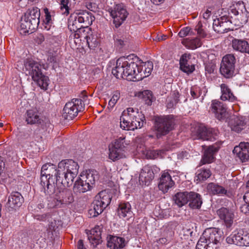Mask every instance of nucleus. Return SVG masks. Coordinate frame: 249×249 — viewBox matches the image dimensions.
<instances>
[{
  "mask_svg": "<svg viewBox=\"0 0 249 249\" xmlns=\"http://www.w3.org/2000/svg\"><path fill=\"white\" fill-rule=\"evenodd\" d=\"M78 169V163L72 160H63L57 166L47 163L42 166L40 184L46 195H53L54 206L62 207L73 202L71 191L64 188L72 184Z\"/></svg>",
  "mask_w": 249,
  "mask_h": 249,
  "instance_id": "obj_1",
  "label": "nucleus"
},
{
  "mask_svg": "<svg viewBox=\"0 0 249 249\" xmlns=\"http://www.w3.org/2000/svg\"><path fill=\"white\" fill-rule=\"evenodd\" d=\"M237 17L241 24H246L248 20V12L242 1H234L229 10L228 15H224L213 20V28L214 31L219 34L227 33L231 30L232 24L236 25L232 21V17Z\"/></svg>",
  "mask_w": 249,
  "mask_h": 249,
  "instance_id": "obj_2",
  "label": "nucleus"
},
{
  "mask_svg": "<svg viewBox=\"0 0 249 249\" xmlns=\"http://www.w3.org/2000/svg\"><path fill=\"white\" fill-rule=\"evenodd\" d=\"M138 58L133 55L121 57L116 61V67L112 73L117 78H126L129 81H136L139 66Z\"/></svg>",
  "mask_w": 249,
  "mask_h": 249,
  "instance_id": "obj_3",
  "label": "nucleus"
},
{
  "mask_svg": "<svg viewBox=\"0 0 249 249\" xmlns=\"http://www.w3.org/2000/svg\"><path fill=\"white\" fill-rule=\"evenodd\" d=\"M23 71L43 90H47L49 85V77L42 73L41 65L32 59L27 58L24 62Z\"/></svg>",
  "mask_w": 249,
  "mask_h": 249,
  "instance_id": "obj_4",
  "label": "nucleus"
},
{
  "mask_svg": "<svg viewBox=\"0 0 249 249\" xmlns=\"http://www.w3.org/2000/svg\"><path fill=\"white\" fill-rule=\"evenodd\" d=\"M174 120L171 115L159 117L156 119L154 127L157 139L167 135L173 129Z\"/></svg>",
  "mask_w": 249,
  "mask_h": 249,
  "instance_id": "obj_5",
  "label": "nucleus"
},
{
  "mask_svg": "<svg viewBox=\"0 0 249 249\" xmlns=\"http://www.w3.org/2000/svg\"><path fill=\"white\" fill-rule=\"evenodd\" d=\"M83 108L84 104L82 100L73 98L66 104L63 110L62 117L66 120H71Z\"/></svg>",
  "mask_w": 249,
  "mask_h": 249,
  "instance_id": "obj_6",
  "label": "nucleus"
},
{
  "mask_svg": "<svg viewBox=\"0 0 249 249\" xmlns=\"http://www.w3.org/2000/svg\"><path fill=\"white\" fill-rule=\"evenodd\" d=\"M124 139L125 137H121L116 139L111 145L109 146V158L110 159L115 161L123 157V152L124 151L123 149L124 147Z\"/></svg>",
  "mask_w": 249,
  "mask_h": 249,
  "instance_id": "obj_7",
  "label": "nucleus"
},
{
  "mask_svg": "<svg viewBox=\"0 0 249 249\" xmlns=\"http://www.w3.org/2000/svg\"><path fill=\"white\" fill-rule=\"evenodd\" d=\"M222 143V141H218L212 145L209 146L204 152L199 166H201L204 164L213 162L214 159V155L218 151Z\"/></svg>",
  "mask_w": 249,
  "mask_h": 249,
  "instance_id": "obj_8",
  "label": "nucleus"
},
{
  "mask_svg": "<svg viewBox=\"0 0 249 249\" xmlns=\"http://www.w3.org/2000/svg\"><path fill=\"white\" fill-rule=\"evenodd\" d=\"M109 13L113 18V23L116 28L121 26L128 15L126 9L121 4L116 5L113 9H110Z\"/></svg>",
  "mask_w": 249,
  "mask_h": 249,
  "instance_id": "obj_9",
  "label": "nucleus"
},
{
  "mask_svg": "<svg viewBox=\"0 0 249 249\" xmlns=\"http://www.w3.org/2000/svg\"><path fill=\"white\" fill-rule=\"evenodd\" d=\"M128 114L131 118H129L131 121L130 126L129 129L130 130H134L136 129L141 128L143 124L145 117L143 114H140L138 109L129 107L127 108Z\"/></svg>",
  "mask_w": 249,
  "mask_h": 249,
  "instance_id": "obj_10",
  "label": "nucleus"
},
{
  "mask_svg": "<svg viewBox=\"0 0 249 249\" xmlns=\"http://www.w3.org/2000/svg\"><path fill=\"white\" fill-rule=\"evenodd\" d=\"M160 171V168L156 166H145L142 169L139 175V181L145 185L149 183L154 179L155 174Z\"/></svg>",
  "mask_w": 249,
  "mask_h": 249,
  "instance_id": "obj_11",
  "label": "nucleus"
},
{
  "mask_svg": "<svg viewBox=\"0 0 249 249\" xmlns=\"http://www.w3.org/2000/svg\"><path fill=\"white\" fill-rule=\"evenodd\" d=\"M229 244H234L239 246H249V233L239 231L237 233L226 238Z\"/></svg>",
  "mask_w": 249,
  "mask_h": 249,
  "instance_id": "obj_12",
  "label": "nucleus"
},
{
  "mask_svg": "<svg viewBox=\"0 0 249 249\" xmlns=\"http://www.w3.org/2000/svg\"><path fill=\"white\" fill-rule=\"evenodd\" d=\"M216 213L219 218L223 221L226 228L228 229L231 228L233 224L234 218L233 212L229 208L221 207L217 210Z\"/></svg>",
  "mask_w": 249,
  "mask_h": 249,
  "instance_id": "obj_13",
  "label": "nucleus"
},
{
  "mask_svg": "<svg viewBox=\"0 0 249 249\" xmlns=\"http://www.w3.org/2000/svg\"><path fill=\"white\" fill-rule=\"evenodd\" d=\"M23 202L24 198L21 194L18 192H13L8 196L6 207L9 211L16 210L19 208Z\"/></svg>",
  "mask_w": 249,
  "mask_h": 249,
  "instance_id": "obj_14",
  "label": "nucleus"
},
{
  "mask_svg": "<svg viewBox=\"0 0 249 249\" xmlns=\"http://www.w3.org/2000/svg\"><path fill=\"white\" fill-rule=\"evenodd\" d=\"M229 126L231 130L239 133L247 126V121L245 117L241 115H233L229 122Z\"/></svg>",
  "mask_w": 249,
  "mask_h": 249,
  "instance_id": "obj_15",
  "label": "nucleus"
},
{
  "mask_svg": "<svg viewBox=\"0 0 249 249\" xmlns=\"http://www.w3.org/2000/svg\"><path fill=\"white\" fill-rule=\"evenodd\" d=\"M212 111L219 120H224L228 117L226 106L219 101H213L211 105Z\"/></svg>",
  "mask_w": 249,
  "mask_h": 249,
  "instance_id": "obj_16",
  "label": "nucleus"
},
{
  "mask_svg": "<svg viewBox=\"0 0 249 249\" xmlns=\"http://www.w3.org/2000/svg\"><path fill=\"white\" fill-rule=\"evenodd\" d=\"M202 237L204 238L206 242L218 244L222 239L221 231L215 228L206 229Z\"/></svg>",
  "mask_w": 249,
  "mask_h": 249,
  "instance_id": "obj_17",
  "label": "nucleus"
},
{
  "mask_svg": "<svg viewBox=\"0 0 249 249\" xmlns=\"http://www.w3.org/2000/svg\"><path fill=\"white\" fill-rule=\"evenodd\" d=\"M233 153L242 162L248 161L249 160V142H241L239 145L234 147Z\"/></svg>",
  "mask_w": 249,
  "mask_h": 249,
  "instance_id": "obj_18",
  "label": "nucleus"
},
{
  "mask_svg": "<svg viewBox=\"0 0 249 249\" xmlns=\"http://www.w3.org/2000/svg\"><path fill=\"white\" fill-rule=\"evenodd\" d=\"M128 241L121 237L109 235L107 237V246L111 249H122L125 247Z\"/></svg>",
  "mask_w": 249,
  "mask_h": 249,
  "instance_id": "obj_19",
  "label": "nucleus"
},
{
  "mask_svg": "<svg viewBox=\"0 0 249 249\" xmlns=\"http://www.w3.org/2000/svg\"><path fill=\"white\" fill-rule=\"evenodd\" d=\"M174 184V181L172 179L171 176L168 172L164 171L160 178L158 185L160 190L163 193H166Z\"/></svg>",
  "mask_w": 249,
  "mask_h": 249,
  "instance_id": "obj_20",
  "label": "nucleus"
},
{
  "mask_svg": "<svg viewBox=\"0 0 249 249\" xmlns=\"http://www.w3.org/2000/svg\"><path fill=\"white\" fill-rule=\"evenodd\" d=\"M142 65L138 66L137 71V81L143 79L144 78L149 76L153 68V63L151 61H148L145 63H142Z\"/></svg>",
  "mask_w": 249,
  "mask_h": 249,
  "instance_id": "obj_21",
  "label": "nucleus"
},
{
  "mask_svg": "<svg viewBox=\"0 0 249 249\" xmlns=\"http://www.w3.org/2000/svg\"><path fill=\"white\" fill-rule=\"evenodd\" d=\"M25 121L27 124H40L43 120L40 116V113L36 109H29L25 114Z\"/></svg>",
  "mask_w": 249,
  "mask_h": 249,
  "instance_id": "obj_22",
  "label": "nucleus"
},
{
  "mask_svg": "<svg viewBox=\"0 0 249 249\" xmlns=\"http://www.w3.org/2000/svg\"><path fill=\"white\" fill-rule=\"evenodd\" d=\"M76 19L79 23H85L86 25H90L95 20L94 17L92 14L87 11L78 10L75 12Z\"/></svg>",
  "mask_w": 249,
  "mask_h": 249,
  "instance_id": "obj_23",
  "label": "nucleus"
},
{
  "mask_svg": "<svg viewBox=\"0 0 249 249\" xmlns=\"http://www.w3.org/2000/svg\"><path fill=\"white\" fill-rule=\"evenodd\" d=\"M38 25L36 24V21H31L30 19L22 16L20 20V29L22 33H32L37 27Z\"/></svg>",
  "mask_w": 249,
  "mask_h": 249,
  "instance_id": "obj_24",
  "label": "nucleus"
},
{
  "mask_svg": "<svg viewBox=\"0 0 249 249\" xmlns=\"http://www.w3.org/2000/svg\"><path fill=\"white\" fill-rule=\"evenodd\" d=\"M191 56L190 54L184 53L179 61L180 70L187 73H192L195 70V66L189 62Z\"/></svg>",
  "mask_w": 249,
  "mask_h": 249,
  "instance_id": "obj_25",
  "label": "nucleus"
},
{
  "mask_svg": "<svg viewBox=\"0 0 249 249\" xmlns=\"http://www.w3.org/2000/svg\"><path fill=\"white\" fill-rule=\"evenodd\" d=\"M231 45L234 51L249 54V43L246 40L234 38L231 41Z\"/></svg>",
  "mask_w": 249,
  "mask_h": 249,
  "instance_id": "obj_26",
  "label": "nucleus"
},
{
  "mask_svg": "<svg viewBox=\"0 0 249 249\" xmlns=\"http://www.w3.org/2000/svg\"><path fill=\"white\" fill-rule=\"evenodd\" d=\"M81 177L91 188L95 185V181L98 179L99 176L97 172L95 170H89L86 173L81 175Z\"/></svg>",
  "mask_w": 249,
  "mask_h": 249,
  "instance_id": "obj_27",
  "label": "nucleus"
},
{
  "mask_svg": "<svg viewBox=\"0 0 249 249\" xmlns=\"http://www.w3.org/2000/svg\"><path fill=\"white\" fill-rule=\"evenodd\" d=\"M106 207L102 205L99 199H94L91 205V209L89 211V213L90 217H95L101 214Z\"/></svg>",
  "mask_w": 249,
  "mask_h": 249,
  "instance_id": "obj_28",
  "label": "nucleus"
},
{
  "mask_svg": "<svg viewBox=\"0 0 249 249\" xmlns=\"http://www.w3.org/2000/svg\"><path fill=\"white\" fill-rule=\"evenodd\" d=\"M209 192L213 195L228 196V191L223 187L213 182L210 183L207 187Z\"/></svg>",
  "mask_w": 249,
  "mask_h": 249,
  "instance_id": "obj_29",
  "label": "nucleus"
},
{
  "mask_svg": "<svg viewBox=\"0 0 249 249\" xmlns=\"http://www.w3.org/2000/svg\"><path fill=\"white\" fill-rule=\"evenodd\" d=\"M132 211L130 204L127 202L121 203L118 208V214L120 217H131Z\"/></svg>",
  "mask_w": 249,
  "mask_h": 249,
  "instance_id": "obj_30",
  "label": "nucleus"
},
{
  "mask_svg": "<svg viewBox=\"0 0 249 249\" xmlns=\"http://www.w3.org/2000/svg\"><path fill=\"white\" fill-rule=\"evenodd\" d=\"M189 206L192 209H198L202 204V199L201 196L196 193L190 192Z\"/></svg>",
  "mask_w": 249,
  "mask_h": 249,
  "instance_id": "obj_31",
  "label": "nucleus"
},
{
  "mask_svg": "<svg viewBox=\"0 0 249 249\" xmlns=\"http://www.w3.org/2000/svg\"><path fill=\"white\" fill-rule=\"evenodd\" d=\"M189 196L190 192H178L175 195L174 197L175 203L179 207H181L189 202Z\"/></svg>",
  "mask_w": 249,
  "mask_h": 249,
  "instance_id": "obj_32",
  "label": "nucleus"
},
{
  "mask_svg": "<svg viewBox=\"0 0 249 249\" xmlns=\"http://www.w3.org/2000/svg\"><path fill=\"white\" fill-rule=\"evenodd\" d=\"M40 16V10L37 7H33L28 9L23 16L31 21H36V24L39 25Z\"/></svg>",
  "mask_w": 249,
  "mask_h": 249,
  "instance_id": "obj_33",
  "label": "nucleus"
},
{
  "mask_svg": "<svg viewBox=\"0 0 249 249\" xmlns=\"http://www.w3.org/2000/svg\"><path fill=\"white\" fill-rule=\"evenodd\" d=\"M182 43L185 47L191 50L200 47L202 44L201 40L198 37L186 38L182 40Z\"/></svg>",
  "mask_w": 249,
  "mask_h": 249,
  "instance_id": "obj_34",
  "label": "nucleus"
},
{
  "mask_svg": "<svg viewBox=\"0 0 249 249\" xmlns=\"http://www.w3.org/2000/svg\"><path fill=\"white\" fill-rule=\"evenodd\" d=\"M82 178L76 180L73 186V191L77 193H83L90 190L92 188Z\"/></svg>",
  "mask_w": 249,
  "mask_h": 249,
  "instance_id": "obj_35",
  "label": "nucleus"
},
{
  "mask_svg": "<svg viewBox=\"0 0 249 249\" xmlns=\"http://www.w3.org/2000/svg\"><path fill=\"white\" fill-rule=\"evenodd\" d=\"M222 95L221 99L223 101L229 100L231 102L234 101L236 99V97L233 95L231 89L225 84H222L220 85Z\"/></svg>",
  "mask_w": 249,
  "mask_h": 249,
  "instance_id": "obj_36",
  "label": "nucleus"
},
{
  "mask_svg": "<svg viewBox=\"0 0 249 249\" xmlns=\"http://www.w3.org/2000/svg\"><path fill=\"white\" fill-rule=\"evenodd\" d=\"M212 173L209 169L201 168L196 173L195 180L197 183L203 181L210 177Z\"/></svg>",
  "mask_w": 249,
  "mask_h": 249,
  "instance_id": "obj_37",
  "label": "nucleus"
},
{
  "mask_svg": "<svg viewBox=\"0 0 249 249\" xmlns=\"http://www.w3.org/2000/svg\"><path fill=\"white\" fill-rule=\"evenodd\" d=\"M95 197L96 199H99L102 205H103L106 207L110 204L111 200L110 195L107 192L106 190L99 192Z\"/></svg>",
  "mask_w": 249,
  "mask_h": 249,
  "instance_id": "obj_38",
  "label": "nucleus"
},
{
  "mask_svg": "<svg viewBox=\"0 0 249 249\" xmlns=\"http://www.w3.org/2000/svg\"><path fill=\"white\" fill-rule=\"evenodd\" d=\"M129 118H131V117L129 116V114H128V111L127 110L126 112L124 111L120 117V126L123 129L130 130L129 127L131 124Z\"/></svg>",
  "mask_w": 249,
  "mask_h": 249,
  "instance_id": "obj_39",
  "label": "nucleus"
},
{
  "mask_svg": "<svg viewBox=\"0 0 249 249\" xmlns=\"http://www.w3.org/2000/svg\"><path fill=\"white\" fill-rule=\"evenodd\" d=\"M234 69V67L221 63L220 71L224 77L230 78L233 75Z\"/></svg>",
  "mask_w": 249,
  "mask_h": 249,
  "instance_id": "obj_40",
  "label": "nucleus"
},
{
  "mask_svg": "<svg viewBox=\"0 0 249 249\" xmlns=\"http://www.w3.org/2000/svg\"><path fill=\"white\" fill-rule=\"evenodd\" d=\"M90 235H89L88 239L90 242L93 245L95 244V246L99 244L101 242V232L100 231H97L94 229L91 231Z\"/></svg>",
  "mask_w": 249,
  "mask_h": 249,
  "instance_id": "obj_41",
  "label": "nucleus"
},
{
  "mask_svg": "<svg viewBox=\"0 0 249 249\" xmlns=\"http://www.w3.org/2000/svg\"><path fill=\"white\" fill-rule=\"evenodd\" d=\"M139 96L142 99L145 104L151 106L153 101L152 93L148 90H144L142 92Z\"/></svg>",
  "mask_w": 249,
  "mask_h": 249,
  "instance_id": "obj_42",
  "label": "nucleus"
},
{
  "mask_svg": "<svg viewBox=\"0 0 249 249\" xmlns=\"http://www.w3.org/2000/svg\"><path fill=\"white\" fill-rule=\"evenodd\" d=\"M235 61L236 59L234 55L232 54H229L223 57L221 63L235 67Z\"/></svg>",
  "mask_w": 249,
  "mask_h": 249,
  "instance_id": "obj_43",
  "label": "nucleus"
},
{
  "mask_svg": "<svg viewBox=\"0 0 249 249\" xmlns=\"http://www.w3.org/2000/svg\"><path fill=\"white\" fill-rule=\"evenodd\" d=\"M86 38L87 42L89 48L92 49L98 46L99 41L97 36L91 35L90 36H87Z\"/></svg>",
  "mask_w": 249,
  "mask_h": 249,
  "instance_id": "obj_44",
  "label": "nucleus"
},
{
  "mask_svg": "<svg viewBox=\"0 0 249 249\" xmlns=\"http://www.w3.org/2000/svg\"><path fill=\"white\" fill-rule=\"evenodd\" d=\"M208 128L206 126L199 127L197 130L198 137L199 139L206 140L207 135L212 131H208Z\"/></svg>",
  "mask_w": 249,
  "mask_h": 249,
  "instance_id": "obj_45",
  "label": "nucleus"
},
{
  "mask_svg": "<svg viewBox=\"0 0 249 249\" xmlns=\"http://www.w3.org/2000/svg\"><path fill=\"white\" fill-rule=\"evenodd\" d=\"M208 131H212V132L209 134L208 133L206 140L213 141L218 138L219 132L217 130L212 128H208Z\"/></svg>",
  "mask_w": 249,
  "mask_h": 249,
  "instance_id": "obj_46",
  "label": "nucleus"
},
{
  "mask_svg": "<svg viewBox=\"0 0 249 249\" xmlns=\"http://www.w3.org/2000/svg\"><path fill=\"white\" fill-rule=\"evenodd\" d=\"M34 218L35 219H36L39 221H48L50 222L51 220H52V218L51 217V214L50 213H46L42 214H36L34 216Z\"/></svg>",
  "mask_w": 249,
  "mask_h": 249,
  "instance_id": "obj_47",
  "label": "nucleus"
},
{
  "mask_svg": "<svg viewBox=\"0 0 249 249\" xmlns=\"http://www.w3.org/2000/svg\"><path fill=\"white\" fill-rule=\"evenodd\" d=\"M216 67V60H212L209 61L205 64V71L209 73H212L214 72V71Z\"/></svg>",
  "mask_w": 249,
  "mask_h": 249,
  "instance_id": "obj_48",
  "label": "nucleus"
},
{
  "mask_svg": "<svg viewBox=\"0 0 249 249\" xmlns=\"http://www.w3.org/2000/svg\"><path fill=\"white\" fill-rule=\"evenodd\" d=\"M201 90L200 88L196 85L191 87L190 93L193 99L198 98L201 94Z\"/></svg>",
  "mask_w": 249,
  "mask_h": 249,
  "instance_id": "obj_49",
  "label": "nucleus"
},
{
  "mask_svg": "<svg viewBox=\"0 0 249 249\" xmlns=\"http://www.w3.org/2000/svg\"><path fill=\"white\" fill-rule=\"evenodd\" d=\"M243 199L246 204L243 205L241 207V209L242 212L246 213L249 212V191L245 194Z\"/></svg>",
  "mask_w": 249,
  "mask_h": 249,
  "instance_id": "obj_50",
  "label": "nucleus"
},
{
  "mask_svg": "<svg viewBox=\"0 0 249 249\" xmlns=\"http://www.w3.org/2000/svg\"><path fill=\"white\" fill-rule=\"evenodd\" d=\"M119 98L120 93L117 91L115 92L108 102V107H109L110 108H112L114 107V106L115 105Z\"/></svg>",
  "mask_w": 249,
  "mask_h": 249,
  "instance_id": "obj_51",
  "label": "nucleus"
},
{
  "mask_svg": "<svg viewBox=\"0 0 249 249\" xmlns=\"http://www.w3.org/2000/svg\"><path fill=\"white\" fill-rule=\"evenodd\" d=\"M69 0H61L60 1V8L64 14L68 15L69 14Z\"/></svg>",
  "mask_w": 249,
  "mask_h": 249,
  "instance_id": "obj_52",
  "label": "nucleus"
},
{
  "mask_svg": "<svg viewBox=\"0 0 249 249\" xmlns=\"http://www.w3.org/2000/svg\"><path fill=\"white\" fill-rule=\"evenodd\" d=\"M193 35H194V33L191 31V28L189 27L182 28L178 33V36L180 37H184L187 36Z\"/></svg>",
  "mask_w": 249,
  "mask_h": 249,
  "instance_id": "obj_53",
  "label": "nucleus"
},
{
  "mask_svg": "<svg viewBox=\"0 0 249 249\" xmlns=\"http://www.w3.org/2000/svg\"><path fill=\"white\" fill-rule=\"evenodd\" d=\"M78 23V22L77 19L76 18L75 19V20L74 21H73L71 23V22H69V23L68 25L69 29L71 31H73L74 32L79 31L81 29L82 26H78L77 25Z\"/></svg>",
  "mask_w": 249,
  "mask_h": 249,
  "instance_id": "obj_54",
  "label": "nucleus"
},
{
  "mask_svg": "<svg viewBox=\"0 0 249 249\" xmlns=\"http://www.w3.org/2000/svg\"><path fill=\"white\" fill-rule=\"evenodd\" d=\"M195 30L197 31V34L201 37H205L207 36L206 32L202 29V24L200 21L198 22L196 25Z\"/></svg>",
  "mask_w": 249,
  "mask_h": 249,
  "instance_id": "obj_55",
  "label": "nucleus"
},
{
  "mask_svg": "<svg viewBox=\"0 0 249 249\" xmlns=\"http://www.w3.org/2000/svg\"><path fill=\"white\" fill-rule=\"evenodd\" d=\"M207 243L205 238L201 236L196 244V249H206Z\"/></svg>",
  "mask_w": 249,
  "mask_h": 249,
  "instance_id": "obj_56",
  "label": "nucleus"
},
{
  "mask_svg": "<svg viewBox=\"0 0 249 249\" xmlns=\"http://www.w3.org/2000/svg\"><path fill=\"white\" fill-rule=\"evenodd\" d=\"M44 12L45 14V18L44 21V24H48V25L49 23H52L51 16L48 9L47 8L45 9Z\"/></svg>",
  "mask_w": 249,
  "mask_h": 249,
  "instance_id": "obj_57",
  "label": "nucleus"
},
{
  "mask_svg": "<svg viewBox=\"0 0 249 249\" xmlns=\"http://www.w3.org/2000/svg\"><path fill=\"white\" fill-rule=\"evenodd\" d=\"M167 102V107L168 108L174 107L178 103L177 100L175 99H168Z\"/></svg>",
  "mask_w": 249,
  "mask_h": 249,
  "instance_id": "obj_58",
  "label": "nucleus"
},
{
  "mask_svg": "<svg viewBox=\"0 0 249 249\" xmlns=\"http://www.w3.org/2000/svg\"><path fill=\"white\" fill-rule=\"evenodd\" d=\"M47 61L50 63H55L57 62V59L56 56L54 55L53 53H50L48 55Z\"/></svg>",
  "mask_w": 249,
  "mask_h": 249,
  "instance_id": "obj_59",
  "label": "nucleus"
},
{
  "mask_svg": "<svg viewBox=\"0 0 249 249\" xmlns=\"http://www.w3.org/2000/svg\"><path fill=\"white\" fill-rule=\"evenodd\" d=\"M212 8L209 7L206 11L203 14V17L205 19H209L212 15Z\"/></svg>",
  "mask_w": 249,
  "mask_h": 249,
  "instance_id": "obj_60",
  "label": "nucleus"
},
{
  "mask_svg": "<svg viewBox=\"0 0 249 249\" xmlns=\"http://www.w3.org/2000/svg\"><path fill=\"white\" fill-rule=\"evenodd\" d=\"M189 153L186 151H182L179 152L178 155V158L180 160L184 159H188Z\"/></svg>",
  "mask_w": 249,
  "mask_h": 249,
  "instance_id": "obj_61",
  "label": "nucleus"
},
{
  "mask_svg": "<svg viewBox=\"0 0 249 249\" xmlns=\"http://www.w3.org/2000/svg\"><path fill=\"white\" fill-rule=\"evenodd\" d=\"M115 44L118 46H120V48H122L125 45V41L121 38H116L115 40Z\"/></svg>",
  "mask_w": 249,
  "mask_h": 249,
  "instance_id": "obj_62",
  "label": "nucleus"
},
{
  "mask_svg": "<svg viewBox=\"0 0 249 249\" xmlns=\"http://www.w3.org/2000/svg\"><path fill=\"white\" fill-rule=\"evenodd\" d=\"M217 244H218L208 242L206 249H217Z\"/></svg>",
  "mask_w": 249,
  "mask_h": 249,
  "instance_id": "obj_63",
  "label": "nucleus"
},
{
  "mask_svg": "<svg viewBox=\"0 0 249 249\" xmlns=\"http://www.w3.org/2000/svg\"><path fill=\"white\" fill-rule=\"evenodd\" d=\"M77 249H86L84 246L83 242L82 240H79L77 243Z\"/></svg>",
  "mask_w": 249,
  "mask_h": 249,
  "instance_id": "obj_64",
  "label": "nucleus"
}]
</instances>
